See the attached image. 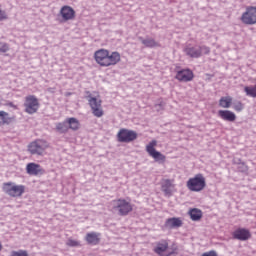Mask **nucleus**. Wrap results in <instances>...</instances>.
<instances>
[{
    "label": "nucleus",
    "mask_w": 256,
    "mask_h": 256,
    "mask_svg": "<svg viewBox=\"0 0 256 256\" xmlns=\"http://www.w3.org/2000/svg\"><path fill=\"white\" fill-rule=\"evenodd\" d=\"M168 250H169V242L165 239H162V240L156 242L155 246L153 248L154 253H156V255H159V256L175 255V250H172L167 253ZM165 253H167V254H165Z\"/></svg>",
    "instance_id": "obj_9"
},
{
    "label": "nucleus",
    "mask_w": 256,
    "mask_h": 256,
    "mask_svg": "<svg viewBox=\"0 0 256 256\" xmlns=\"http://www.w3.org/2000/svg\"><path fill=\"white\" fill-rule=\"evenodd\" d=\"M48 147L49 145H47L46 141L38 140L29 144L28 151L31 155H43Z\"/></svg>",
    "instance_id": "obj_11"
},
{
    "label": "nucleus",
    "mask_w": 256,
    "mask_h": 256,
    "mask_svg": "<svg viewBox=\"0 0 256 256\" xmlns=\"http://www.w3.org/2000/svg\"><path fill=\"white\" fill-rule=\"evenodd\" d=\"M193 77H195L193 70L186 68L178 70L175 79L181 83H189V81H193Z\"/></svg>",
    "instance_id": "obj_12"
},
{
    "label": "nucleus",
    "mask_w": 256,
    "mask_h": 256,
    "mask_svg": "<svg viewBox=\"0 0 256 256\" xmlns=\"http://www.w3.org/2000/svg\"><path fill=\"white\" fill-rule=\"evenodd\" d=\"M240 21L244 25H256V6H247L246 11L241 15Z\"/></svg>",
    "instance_id": "obj_8"
},
{
    "label": "nucleus",
    "mask_w": 256,
    "mask_h": 256,
    "mask_svg": "<svg viewBox=\"0 0 256 256\" xmlns=\"http://www.w3.org/2000/svg\"><path fill=\"white\" fill-rule=\"evenodd\" d=\"M101 234L97 233V232H89L86 234V241L88 243V245H99V241H101Z\"/></svg>",
    "instance_id": "obj_22"
},
{
    "label": "nucleus",
    "mask_w": 256,
    "mask_h": 256,
    "mask_svg": "<svg viewBox=\"0 0 256 256\" xmlns=\"http://www.w3.org/2000/svg\"><path fill=\"white\" fill-rule=\"evenodd\" d=\"M184 53H186L188 57H191V59H199V57L203 55H209V53H211V48L205 45L193 46L189 44L184 48Z\"/></svg>",
    "instance_id": "obj_1"
},
{
    "label": "nucleus",
    "mask_w": 256,
    "mask_h": 256,
    "mask_svg": "<svg viewBox=\"0 0 256 256\" xmlns=\"http://www.w3.org/2000/svg\"><path fill=\"white\" fill-rule=\"evenodd\" d=\"M119 61H121V54H119V52H109V50H107V67L117 65Z\"/></svg>",
    "instance_id": "obj_19"
},
{
    "label": "nucleus",
    "mask_w": 256,
    "mask_h": 256,
    "mask_svg": "<svg viewBox=\"0 0 256 256\" xmlns=\"http://www.w3.org/2000/svg\"><path fill=\"white\" fill-rule=\"evenodd\" d=\"M189 215L192 221H199L203 217V212L197 208H193L190 210Z\"/></svg>",
    "instance_id": "obj_25"
},
{
    "label": "nucleus",
    "mask_w": 256,
    "mask_h": 256,
    "mask_svg": "<svg viewBox=\"0 0 256 256\" xmlns=\"http://www.w3.org/2000/svg\"><path fill=\"white\" fill-rule=\"evenodd\" d=\"M3 191L10 197H21V195L25 193V186L15 185L12 182H7L3 185Z\"/></svg>",
    "instance_id": "obj_6"
},
{
    "label": "nucleus",
    "mask_w": 256,
    "mask_h": 256,
    "mask_svg": "<svg viewBox=\"0 0 256 256\" xmlns=\"http://www.w3.org/2000/svg\"><path fill=\"white\" fill-rule=\"evenodd\" d=\"M173 187V183L169 179L162 182L161 189L164 192L165 197H171V195H173Z\"/></svg>",
    "instance_id": "obj_21"
},
{
    "label": "nucleus",
    "mask_w": 256,
    "mask_h": 256,
    "mask_svg": "<svg viewBox=\"0 0 256 256\" xmlns=\"http://www.w3.org/2000/svg\"><path fill=\"white\" fill-rule=\"evenodd\" d=\"M244 108L243 103L240 101L234 103V110L241 112V110Z\"/></svg>",
    "instance_id": "obj_32"
},
{
    "label": "nucleus",
    "mask_w": 256,
    "mask_h": 256,
    "mask_svg": "<svg viewBox=\"0 0 256 256\" xmlns=\"http://www.w3.org/2000/svg\"><path fill=\"white\" fill-rule=\"evenodd\" d=\"M8 107H12V109H17V105L13 104V102H9Z\"/></svg>",
    "instance_id": "obj_35"
},
{
    "label": "nucleus",
    "mask_w": 256,
    "mask_h": 256,
    "mask_svg": "<svg viewBox=\"0 0 256 256\" xmlns=\"http://www.w3.org/2000/svg\"><path fill=\"white\" fill-rule=\"evenodd\" d=\"M56 130L58 133H67L69 131V125L67 124V120L60 122L56 125Z\"/></svg>",
    "instance_id": "obj_27"
},
{
    "label": "nucleus",
    "mask_w": 256,
    "mask_h": 256,
    "mask_svg": "<svg viewBox=\"0 0 256 256\" xmlns=\"http://www.w3.org/2000/svg\"><path fill=\"white\" fill-rule=\"evenodd\" d=\"M239 171H241V173H245L247 171V165H245V163H242L239 167Z\"/></svg>",
    "instance_id": "obj_34"
},
{
    "label": "nucleus",
    "mask_w": 256,
    "mask_h": 256,
    "mask_svg": "<svg viewBox=\"0 0 256 256\" xmlns=\"http://www.w3.org/2000/svg\"><path fill=\"white\" fill-rule=\"evenodd\" d=\"M244 91H245L247 97H253L254 99L256 98V85L246 86L244 88Z\"/></svg>",
    "instance_id": "obj_28"
},
{
    "label": "nucleus",
    "mask_w": 256,
    "mask_h": 256,
    "mask_svg": "<svg viewBox=\"0 0 256 256\" xmlns=\"http://www.w3.org/2000/svg\"><path fill=\"white\" fill-rule=\"evenodd\" d=\"M66 245H68V247H81V242L74 239H68Z\"/></svg>",
    "instance_id": "obj_29"
},
{
    "label": "nucleus",
    "mask_w": 256,
    "mask_h": 256,
    "mask_svg": "<svg viewBox=\"0 0 256 256\" xmlns=\"http://www.w3.org/2000/svg\"><path fill=\"white\" fill-rule=\"evenodd\" d=\"M233 239H238V241H247L251 239V232L245 228H238L233 232Z\"/></svg>",
    "instance_id": "obj_16"
},
{
    "label": "nucleus",
    "mask_w": 256,
    "mask_h": 256,
    "mask_svg": "<svg viewBox=\"0 0 256 256\" xmlns=\"http://www.w3.org/2000/svg\"><path fill=\"white\" fill-rule=\"evenodd\" d=\"M186 187L187 189H189V191H193L194 193H199L200 191H203V189L207 187L205 176L199 173L196 174L194 177L189 178V180L186 182Z\"/></svg>",
    "instance_id": "obj_2"
},
{
    "label": "nucleus",
    "mask_w": 256,
    "mask_h": 256,
    "mask_svg": "<svg viewBox=\"0 0 256 256\" xmlns=\"http://www.w3.org/2000/svg\"><path fill=\"white\" fill-rule=\"evenodd\" d=\"M25 113L28 115H33L39 111V99L35 95H29L25 97L24 101Z\"/></svg>",
    "instance_id": "obj_5"
},
{
    "label": "nucleus",
    "mask_w": 256,
    "mask_h": 256,
    "mask_svg": "<svg viewBox=\"0 0 256 256\" xmlns=\"http://www.w3.org/2000/svg\"><path fill=\"white\" fill-rule=\"evenodd\" d=\"M117 139L119 143H131V141H135V139H137V132L122 128L117 134Z\"/></svg>",
    "instance_id": "obj_10"
},
{
    "label": "nucleus",
    "mask_w": 256,
    "mask_h": 256,
    "mask_svg": "<svg viewBox=\"0 0 256 256\" xmlns=\"http://www.w3.org/2000/svg\"><path fill=\"white\" fill-rule=\"evenodd\" d=\"M9 51V44L0 42V53H7Z\"/></svg>",
    "instance_id": "obj_31"
},
{
    "label": "nucleus",
    "mask_w": 256,
    "mask_h": 256,
    "mask_svg": "<svg viewBox=\"0 0 256 256\" xmlns=\"http://www.w3.org/2000/svg\"><path fill=\"white\" fill-rule=\"evenodd\" d=\"M63 21H73L75 19V10L71 6H63L60 10Z\"/></svg>",
    "instance_id": "obj_15"
},
{
    "label": "nucleus",
    "mask_w": 256,
    "mask_h": 256,
    "mask_svg": "<svg viewBox=\"0 0 256 256\" xmlns=\"http://www.w3.org/2000/svg\"><path fill=\"white\" fill-rule=\"evenodd\" d=\"M94 59L100 67H107V49H99L94 53Z\"/></svg>",
    "instance_id": "obj_13"
},
{
    "label": "nucleus",
    "mask_w": 256,
    "mask_h": 256,
    "mask_svg": "<svg viewBox=\"0 0 256 256\" xmlns=\"http://www.w3.org/2000/svg\"><path fill=\"white\" fill-rule=\"evenodd\" d=\"M13 118L9 116V113L5 111H0V127L4 125H11Z\"/></svg>",
    "instance_id": "obj_23"
},
{
    "label": "nucleus",
    "mask_w": 256,
    "mask_h": 256,
    "mask_svg": "<svg viewBox=\"0 0 256 256\" xmlns=\"http://www.w3.org/2000/svg\"><path fill=\"white\" fill-rule=\"evenodd\" d=\"M26 173L28 175H33L37 177V175H43V173H45V170L43 169V167H41V165L31 162L28 163L26 166Z\"/></svg>",
    "instance_id": "obj_14"
},
{
    "label": "nucleus",
    "mask_w": 256,
    "mask_h": 256,
    "mask_svg": "<svg viewBox=\"0 0 256 256\" xmlns=\"http://www.w3.org/2000/svg\"><path fill=\"white\" fill-rule=\"evenodd\" d=\"M112 210L120 215V217H125L133 211V205L125 199H117L112 201Z\"/></svg>",
    "instance_id": "obj_3"
},
{
    "label": "nucleus",
    "mask_w": 256,
    "mask_h": 256,
    "mask_svg": "<svg viewBox=\"0 0 256 256\" xmlns=\"http://www.w3.org/2000/svg\"><path fill=\"white\" fill-rule=\"evenodd\" d=\"M88 101V105L90 106L94 117H103V108H101V99L97 97H93V95L89 94L86 96Z\"/></svg>",
    "instance_id": "obj_7"
},
{
    "label": "nucleus",
    "mask_w": 256,
    "mask_h": 256,
    "mask_svg": "<svg viewBox=\"0 0 256 256\" xmlns=\"http://www.w3.org/2000/svg\"><path fill=\"white\" fill-rule=\"evenodd\" d=\"M201 256H218V255H217V251L211 250L209 252L203 253Z\"/></svg>",
    "instance_id": "obj_33"
},
{
    "label": "nucleus",
    "mask_w": 256,
    "mask_h": 256,
    "mask_svg": "<svg viewBox=\"0 0 256 256\" xmlns=\"http://www.w3.org/2000/svg\"><path fill=\"white\" fill-rule=\"evenodd\" d=\"M231 103H233V98L231 96H223L219 100V107H222V109H229Z\"/></svg>",
    "instance_id": "obj_24"
},
{
    "label": "nucleus",
    "mask_w": 256,
    "mask_h": 256,
    "mask_svg": "<svg viewBox=\"0 0 256 256\" xmlns=\"http://www.w3.org/2000/svg\"><path fill=\"white\" fill-rule=\"evenodd\" d=\"M218 117L223 121H228L229 123L237 121V115L231 110H219Z\"/></svg>",
    "instance_id": "obj_17"
},
{
    "label": "nucleus",
    "mask_w": 256,
    "mask_h": 256,
    "mask_svg": "<svg viewBox=\"0 0 256 256\" xmlns=\"http://www.w3.org/2000/svg\"><path fill=\"white\" fill-rule=\"evenodd\" d=\"M139 41H141L142 45L147 47L148 49H155V47H161V44L158 41L149 36H147L146 38L139 37Z\"/></svg>",
    "instance_id": "obj_20"
},
{
    "label": "nucleus",
    "mask_w": 256,
    "mask_h": 256,
    "mask_svg": "<svg viewBox=\"0 0 256 256\" xmlns=\"http://www.w3.org/2000/svg\"><path fill=\"white\" fill-rule=\"evenodd\" d=\"M66 123L68 124V129H72V131L79 129V120L77 118H67Z\"/></svg>",
    "instance_id": "obj_26"
},
{
    "label": "nucleus",
    "mask_w": 256,
    "mask_h": 256,
    "mask_svg": "<svg viewBox=\"0 0 256 256\" xmlns=\"http://www.w3.org/2000/svg\"><path fill=\"white\" fill-rule=\"evenodd\" d=\"M182 226H183V221L181 220V218H177V217L168 218L164 223V227L166 229H179V227H182Z\"/></svg>",
    "instance_id": "obj_18"
},
{
    "label": "nucleus",
    "mask_w": 256,
    "mask_h": 256,
    "mask_svg": "<svg viewBox=\"0 0 256 256\" xmlns=\"http://www.w3.org/2000/svg\"><path fill=\"white\" fill-rule=\"evenodd\" d=\"M10 256H29L26 250L12 251Z\"/></svg>",
    "instance_id": "obj_30"
},
{
    "label": "nucleus",
    "mask_w": 256,
    "mask_h": 256,
    "mask_svg": "<svg viewBox=\"0 0 256 256\" xmlns=\"http://www.w3.org/2000/svg\"><path fill=\"white\" fill-rule=\"evenodd\" d=\"M155 147H157V140H152V142H150L146 146V151L147 153H149V156L152 157V159H154L156 163H159V165H163V163L167 161V157L163 153L157 151Z\"/></svg>",
    "instance_id": "obj_4"
}]
</instances>
